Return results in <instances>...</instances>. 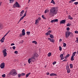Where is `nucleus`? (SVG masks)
<instances>
[{
  "label": "nucleus",
  "instance_id": "603ef678",
  "mask_svg": "<svg viewBox=\"0 0 78 78\" xmlns=\"http://www.w3.org/2000/svg\"><path fill=\"white\" fill-rule=\"evenodd\" d=\"M25 32V29H23L22 30V32Z\"/></svg>",
  "mask_w": 78,
  "mask_h": 78
},
{
  "label": "nucleus",
  "instance_id": "f704fd0d",
  "mask_svg": "<svg viewBox=\"0 0 78 78\" xmlns=\"http://www.w3.org/2000/svg\"><path fill=\"white\" fill-rule=\"evenodd\" d=\"M59 50L60 51H61L62 50V48H61V46L59 47Z\"/></svg>",
  "mask_w": 78,
  "mask_h": 78
},
{
  "label": "nucleus",
  "instance_id": "e2e57ef3",
  "mask_svg": "<svg viewBox=\"0 0 78 78\" xmlns=\"http://www.w3.org/2000/svg\"><path fill=\"white\" fill-rule=\"evenodd\" d=\"M46 11V12H48V11H48V10H45Z\"/></svg>",
  "mask_w": 78,
  "mask_h": 78
},
{
  "label": "nucleus",
  "instance_id": "4d7b16f0",
  "mask_svg": "<svg viewBox=\"0 0 78 78\" xmlns=\"http://www.w3.org/2000/svg\"><path fill=\"white\" fill-rule=\"evenodd\" d=\"M11 46H12V45H14V43H12L11 44Z\"/></svg>",
  "mask_w": 78,
  "mask_h": 78
},
{
  "label": "nucleus",
  "instance_id": "423d86ee",
  "mask_svg": "<svg viewBox=\"0 0 78 78\" xmlns=\"http://www.w3.org/2000/svg\"><path fill=\"white\" fill-rule=\"evenodd\" d=\"M66 38H68L69 37V36L70 35V32L69 31H67L66 33Z\"/></svg>",
  "mask_w": 78,
  "mask_h": 78
},
{
  "label": "nucleus",
  "instance_id": "b1692460",
  "mask_svg": "<svg viewBox=\"0 0 78 78\" xmlns=\"http://www.w3.org/2000/svg\"><path fill=\"white\" fill-rule=\"evenodd\" d=\"M48 56L49 57L51 56V52H49L48 55Z\"/></svg>",
  "mask_w": 78,
  "mask_h": 78
},
{
  "label": "nucleus",
  "instance_id": "6e6552de",
  "mask_svg": "<svg viewBox=\"0 0 78 78\" xmlns=\"http://www.w3.org/2000/svg\"><path fill=\"white\" fill-rule=\"evenodd\" d=\"M41 18L39 17L35 21V25H37V23H39V21L41 20Z\"/></svg>",
  "mask_w": 78,
  "mask_h": 78
},
{
  "label": "nucleus",
  "instance_id": "bf43d9fd",
  "mask_svg": "<svg viewBox=\"0 0 78 78\" xmlns=\"http://www.w3.org/2000/svg\"><path fill=\"white\" fill-rule=\"evenodd\" d=\"M50 74V73H47V75H49Z\"/></svg>",
  "mask_w": 78,
  "mask_h": 78
},
{
  "label": "nucleus",
  "instance_id": "c9c22d12",
  "mask_svg": "<svg viewBox=\"0 0 78 78\" xmlns=\"http://www.w3.org/2000/svg\"><path fill=\"white\" fill-rule=\"evenodd\" d=\"M42 18L43 19H46V18H45V17H44V15H42Z\"/></svg>",
  "mask_w": 78,
  "mask_h": 78
},
{
  "label": "nucleus",
  "instance_id": "338daca9",
  "mask_svg": "<svg viewBox=\"0 0 78 78\" xmlns=\"http://www.w3.org/2000/svg\"><path fill=\"white\" fill-rule=\"evenodd\" d=\"M10 31V30H9V31H8L7 33V34H8V33H9V32Z\"/></svg>",
  "mask_w": 78,
  "mask_h": 78
},
{
  "label": "nucleus",
  "instance_id": "a19ab883",
  "mask_svg": "<svg viewBox=\"0 0 78 78\" xmlns=\"http://www.w3.org/2000/svg\"><path fill=\"white\" fill-rule=\"evenodd\" d=\"M1 41V43H3V42H4V40H0V41Z\"/></svg>",
  "mask_w": 78,
  "mask_h": 78
},
{
  "label": "nucleus",
  "instance_id": "7c9ffc66",
  "mask_svg": "<svg viewBox=\"0 0 78 78\" xmlns=\"http://www.w3.org/2000/svg\"><path fill=\"white\" fill-rule=\"evenodd\" d=\"M27 34L28 35V36H29L30 34V32H27Z\"/></svg>",
  "mask_w": 78,
  "mask_h": 78
},
{
  "label": "nucleus",
  "instance_id": "aec40b11",
  "mask_svg": "<svg viewBox=\"0 0 78 78\" xmlns=\"http://www.w3.org/2000/svg\"><path fill=\"white\" fill-rule=\"evenodd\" d=\"M31 74V73H27V74H26V78H28V76H29V75Z\"/></svg>",
  "mask_w": 78,
  "mask_h": 78
},
{
  "label": "nucleus",
  "instance_id": "bb28decb",
  "mask_svg": "<svg viewBox=\"0 0 78 78\" xmlns=\"http://www.w3.org/2000/svg\"><path fill=\"white\" fill-rule=\"evenodd\" d=\"M9 1L10 3H12V2H14V0H9Z\"/></svg>",
  "mask_w": 78,
  "mask_h": 78
},
{
  "label": "nucleus",
  "instance_id": "ea45409f",
  "mask_svg": "<svg viewBox=\"0 0 78 78\" xmlns=\"http://www.w3.org/2000/svg\"><path fill=\"white\" fill-rule=\"evenodd\" d=\"M74 4L76 5H78V2H74Z\"/></svg>",
  "mask_w": 78,
  "mask_h": 78
},
{
  "label": "nucleus",
  "instance_id": "052dcab7",
  "mask_svg": "<svg viewBox=\"0 0 78 78\" xmlns=\"http://www.w3.org/2000/svg\"><path fill=\"white\" fill-rule=\"evenodd\" d=\"M7 34H8L7 33L4 36V37H5V36H6V35H7Z\"/></svg>",
  "mask_w": 78,
  "mask_h": 78
},
{
  "label": "nucleus",
  "instance_id": "412c9836",
  "mask_svg": "<svg viewBox=\"0 0 78 78\" xmlns=\"http://www.w3.org/2000/svg\"><path fill=\"white\" fill-rule=\"evenodd\" d=\"M77 52L76 51L74 52L73 53V55L72 56H75V54H76Z\"/></svg>",
  "mask_w": 78,
  "mask_h": 78
},
{
  "label": "nucleus",
  "instance_id": "4c0bfd02",
  "mask_svg": "<svg viewBox=\"0 0 78 78\" xmlns=\"http://www.w3.org/2000/svg\"><path fill=\"white\" fill-rule=\"evenodd\" d=\"M2 76L3 78H5V77L6 76V75H5V74H4L2 75Z\"/></svg>",
  "mask_w": 78,
  "mask_h": 78
},
{
  "label": "nucleus",
  "instance_id": "0e129e2a",
  "mask_svg": "<svg viewBox=\"0 0 78 78\" xmlns=\"http://www.w3.org/2000/svg\"><path fill=\"white\" fill-rule=\"evenodd\" d=\"M47 11H46L45 10V12H44V13H45V14H46V13H47Z\"/></svg>",
  "mask_w": 78,
  "mask_h": 78
},
{
  "label": "nucleus",
  "instance_id": "c03bdc74",
  "mask_svg": "<svg viewBox=\"0 0 78 78\" xmlns=\"http://www.w3.org/2000/svg\"><path fill=\"white\" fill-rule=\"evenodd\" d=\"M56 62H54L53 63V65H55V64H56Z\"/></svg>",
  "mask_w": 78,
  "mask_h": 78
},
{
  "label": "nucleus",
  "instance_id": "473e14b6",
  "mask_svg": "<svg viewBox=\"0 0 78 78\" xmlns=\"http://www.w3.org/2000/svg\"><path fill=\"white\" fill-rule=\"evenodd\" d=\"M21 76H25V73H22L21 74Z\"/></svg>",
  "mask_w": 78,
  "mask_h": 78
},
{
  "label": "nucleus",
  "instance_id": "69168bd1",
  "mask_svg": "<svg viewBox=\"0 0 78 78\" xmlns=\"http://www.w3.org/2000/svg\"><path fill=\"white\" fill-rule=\"evenodd\" d=\"M2 2H0V6H1V5H2Z\"/></svg>",
  "mask_w": 78,
  "mask_h": 78
},
{
  "label": "nucleus",
  "instance_id": "5fc2aeb1",
  "mask_svg": "<svg viewBox=\"0 0 78 78\" xmlns=\"http://www.w3.org/2000/svg\"><path fill=\"white\" fill-rule=\"evenodd\" d=\"M23 42H24L23 40H22V41H20V43H22V44H23Z\"/></svg>",
  "mask_w": 78,
  "mask_h": 78
},
{
  "label": "nucleus",
  "instance_id": "c85d7f7f",
  "mask_svg": "<svg viewBox=\"0 0 78 78\" xmlns=\"http://www.w3.org/2000/svg\"><path fill=\"white\" fill-rule=\"evenodd\" d=\"M51 3H53L54 5H55V2L54 0H52Z\"/></svg>",
  "mask_w": 78,
  "mask_h": 78
},
{
  "label": "nucleus",
  "instance_id": "f3484780",
  "mask_svg": "<svg viewBox=\"0 0 78 78\" xmlns=\"http://www.w3.org/2000/svg\"><path fill=\"white\" fill-rule=\"evenodd\" d=\"M33 56H34L35 58H36L37 57H38V55L37 54V53H35V54H34V55Z\"/></svg>",
  "mask_w": 78,
  "mask_h": 78
},
{
  "label": "nucleus",
  "instance_id": "2eb2a0df",
  "mask_svg": "<svg viewBox=\"0 0 78 78\" xmlns=\"http://www.w3.org/2000/svg\"><path fill=\"white\" fill-rule=\"evenodd\" d=\"M50 76H57V74H55L54 73H52L50 74Z\"/></svg>",
  "mask_w": 78,
  "mask_h": 78
},
{
  "label": "nucleus",
  "instance_id": "20e7f679",
  "mask_svg": "<svg viewBox=\"0 0 78 78\" xmlns=\"http://www.w3.org/2000/svg\"><path fill=\"white\" fill-rule=\"evenodd\" d=\"M13 7L14 8H16L17 7H18V8H20V5L19 4L18 2H16L15 4L13 5Z\"/></svg>",
  "mask_w": 78,
  "mask_h": 78
},
{
  "label": "nucleus",
  "instance_id": "de8ad7c7",
  "mask_svg": "<svg viewBox=\"0 0 78 78\" xmlns=\"http://www.w3.org/2000/svg\"><path fill=\"white\" fill-rule=\"evenodd\" d=\"M67 27H70V24H69V23H68V24L67 25Z\"/></svg>",
  "mask_w": 78,
  "mask_h": 78
},
{
  "label": "nucleus",
  "instance_id": "1a4fd4ad",
  "mask_svg": "<svg viewBox=\"0 0 78 78\" xmlns=\"http://www.w3.org/2000/svg\"><path fill=\"white\" fill-rule=\"evenodd\" d=\"M5 63L3 62L0 65V67L1 69H3L5 67Z\"/></svg>",
  "mask_w": 78,
  "mask_h": 78
},
{
  "label": "nucleus",
  "instance_id": "3c124183",
  "mask_svg": "<svg viewBox=\"0 0 78 78\" xmlns=\"http://www.w3.org/2000/svg\"><path fill=\"white\" fill-rule=\"evenodd\" d=\"M73 2V0H71L69 2V3H72Z\"/></svg>",
  "mask_w": 78,
  "mask_h": 78
},
{
  "label": "nucleus",
  "instance_id": "f257e3e1",
  "mask_svg": "<svg viewBox=\"0 0 78 78\" xmlns=\"http://www.w3.org/2000/svg\"><path fill=\"white\" fill-rule=\"evenodd\" d=\"M56 7H53L50 10V12L49 13V15L50 16L53 17L54 16L55 14H57V10Z\"/></svg>",
  "mask_w": 78,
  "mask_h": 78
},
{
  "label": "nucleus",
  "instance_id": "39448f33",
  "mask_svg": "<svg viewBox=\"0 0 78 78\" xmlns=\"http://www.w3.org/2000/svg\"><path fill=\"white\" fill-rule=\"evenodd\" d=\"M2 52L4 57H6L7 56V53H6V49H4L2 50Z\"/></svg>",
  "mask_w": 78,
  "mask_h": 78
},
{
  "label": "nucleus",
  "instance_id": "79ce46f5",
  "mask_svg": "<svg viewBox=\"0 0 78 78\" xmlns=\"http://www.w3.org/2000/svg\"><path fill=\"white\" fill-rule=\"evenodd\" d=\"M14 53L15 54H17V53H18V51H15Z\"/></svg>",
  "mask_w": 78,
  "mask_h": 78
},
{
  "label": "nucleus",
  "instance_id": "680f3d73",
  "mask_svg": "<svg viewBox=\"0 0 78 78\" xmlns=\"http://www.w3.org/2000/svg\"><path fill=\"white\" fill-rule=\"evenodd\" d=\"M62 41V39H60L59 40V42H61Z\"/></svg>",
  "mask_w": 78,
  "mask_h": 78
},
{
  "label": "nucleus",
  "instance_id": "ddd939ff",
  "mask_svg": "<svg viewBox=\"0 0 78 78\" xmlns=\"http://www.w3.org/2000/svg\"><path fill=\"white\" fill-rule=\"evenodd\" d=\"M63 55H63V54H61L60 55V58H61V60H62V59H64L65 58V57L63 56Z\"/></svg>",
  "mask_w": 78,
  "mask_h": 78
},
{
  "label": "nucleus",
  "instance_id": "864d4df0",
  "mask_svg": "<svg viewBox=\"0 0 78 78\" xmlns=\"http://www.w3.org/2000/svg\"><path fill=\"white\" fill-rule=\"evenodd\" d=\"M67 61V59H66L63 60V61H64V62H65V61Z\"/></svg>",
  "mask_w": 78,
  "mask_h": 78
},
{
  "label": "nucleus",
  "instance_id": "a878e982",
  "mask_svg": "<svg viewBox=\"0 0 78 78\" xmlns=\"http://www.w3.org/2000/svg\"><path fill=\"white\" fill-rule=\"evenodd\" d=\"M66 70H67L68 69H70L69 68V65H67L66 66Z\"/></svg>",
  "mask_w": 78,
  "mask_h": 78
},
{
  "label": "nucleus",
  "instance_id": "6e6d98bb",
  "mask_svg": "<svg viewBox=\"0 0 78 78\" xmlns=\"http://www.w3.org/2000/svg\"><path fill=\"white\" fill-rule=\"evenodd\" d=\"M70 34H71V36H73V33H72L70 32Z\"/></svg>",
  "mask_w": 78,
  "mask_h": 78
},
{
  "label": "nucleus",
  "instance_id": "9b49d317",
  "mask_svg": "<svg viewBox=\"0 0 78 78\" xmlns=\"http://www.w3.org/2000/svg\"><path fill=\"white\" fill-rule=\"evenodd\" d=\"M50 33H51V30H49L47 32V33L45 34L47 36H48V35H50L51 34Z\"/></svg>",
  "mask_w": 78,
  "mask_h": 78
},
{
  "label": "nucleus",
  "instance_id": "2f4dec72",
  "mask_svg": "<svg viewBox=\"0 0 78 78\" xmlns=\"http://www.w3.org/2000/svg\"><path fill=\"white\" fill-rule=\"evenodd\" d=\"M69 66L71 69L73 68V65L72 64H70Z\"/></svg>",
  "mask_w": 78,
  "mask_h": 78
},
{
  "label": "nucleus",
  "instance_id": "13d9d810",
  "mask_svg": "<svg viewBox=\"0 0 78 78\" xmlns=\"http://www.w3.org/2000/svg\"><path fill=\"white\" fill-rule=\"evenodd\" d=\"M76 42H77V43H78V40H76Z\"/></svg>",
  "mask_w": 78,
  "mask_h": 78
},
{
  "label": "nucleus",
  "instance_id": "4be33fe9",
  "mask_svg": "<svg viewBox=\"0 0 78 78\" xmlns=\"http://www.w3.org/2000/svg\"><path fill=\"white\" fill-rule=\"evenodd\" d=\"M74 57L73 56H72L71 58V61H74Z\"/></svg>",
  "mask_w": 78,
  "mask_h": 78
},
{
  "label": "nucleus",
  "instance_id": "774afa93",
  "mask_svg": "<svg viewBox=\"0 0 78 78\" xmlns=\"http://www.w3.org/2000/svg\"><path fill=\"white\" fill-rule=\"evenodd\" d=\"M76 39L77 40H78V37H76Z\"/></svg>",
  "mask_w": 78,
  "mask_h": 78
},
{
  "label": "nucleus",
  "instance_id": "393cba45",
  "mask_svg": "<svg viewBox=\"0 0 78 78\" xmlns=\"http://www.w3.org/2000/svg\"><path fill=\"white\" fill-rule=\"evenodd\" d=\"M66 70H67V73H69L70 72V69H68Z\"/></svg>",
  "mask_w": 78,
  "mask_h": 78
},
{
  "label": "nucleus",
  "instance_id": "f03ea898",
  "mask_svg": "<svg viewBox=\"0 0 78 78\" xmlns=\"http://www.w3.org/2000/svg\"><path fill=\"white\" fill-rule=\"evenodd\" d=\"M17 73L15 71V69H12V70H11L9 73L8 74L9 75H12V76H16V75Z\"/></svg>",
  "mask_w": 78,
  "mask_h": 78
},
{
  "label": "nucleus",
  "instance_id": "e433bc0d",
  "mask_svg": "<svg viewBox=\"0 0 78 78\" xmlns=\"http://www.w3.org/2000/svg\"><path fill=\"white\" fill-rule=\"evenodd\" d=\"M66 43H63V47H66Z\"/></svg>",
  "mask_w": 78,
  "mask_h": 78
},
{
  "label": "nucleus",
  "instance_id": "58836bf2",
  "mask_svg": "<svg viewBox=\"0 0 78 78\" xmlns=\"http://www.w3.org/2000/svg\"><path fill=\"white\" fill-rule=\"evenodd\" d=\"M22 34L23 36H25V32H22Z\"/></svg>",
  "mask_w": 78,
  "mask_h": 78
},
{
  "label": "nucleus",
  "instance_id": "f8f14e48",
  "mask_svg": "<svg viewBox=\"0 0 78 78\" xmlns=\"http://www.w3.org/2000/svg\"><path fill=\"white\" fill-rule=\"evenodd\" d=\"M66 21V20H62L60 22V24H65Z\"/></svg>",
  "mask_w": 78,
  "mask_h": 78
},
{
  "label": "nucleus",
  "instance_id": "72a5a7b5",
  "mask_svg": "<svg viewBox=\"0 0 78 78\" xmlns=\"http://www.w3.org/2000/svg\"><path fill=\"white\" fill-rule=\"evenodd\" d=\"M21 76V75L20 74H19L18 75V76L19 78H20Z\"/></svg>",
  "mask_w": 78,
  "mask_h": 78
},
{
  "label": "nucleus",
  "instance_id": "a211bd4d",
  "mask_svg": "<svg viewBox=\"0 0 78 78\" xmlns=\"http://www.w3.org/2000/svg\"><path fill=\"white\" fill-rule=\"evenodd\" d=\"M3 25H2V24L0 23V30H2L3 29Z\"/></svg>",
  "mask_w": 78,
  "mask_h": 78
},
{
  "label": "nucleus",
  "instance_id": "7ed1b4c3",
  "mask_svg": "<svg viewBox=\"0 0 78 78\" xmlns=\"http://www.w3.org/2000/svg\"><path fill=\"white\" fill-rule=\"evenodd\" d=\"M35 59H36V57L33 56L28 59V62L29 64H30V62H31V61H32V62H34Z\"/></svg>",
  "mask_w": 78,
  "mask_h": 78
},
{
  "label": "nucleus",
  "instance_id": "49530a36",
  "mask_svg": "<svg viewBox=\"0 0 78 78\" xmlns=\"http://www.w3.org/2000/svg\"><path fill=\"white\" fill-rule=\"evenodd\" d=\"M23 35L22 34H20V37H22Z\"/></svg>",
  "mask_w": 78,
  "mask_h": 78
},
{
  "label": "nucleus",
  "instance_id": "8fccbe9b",
  "mask_svg": "<svg viewBox=\"0 0 78 78\" xmlns=\"http://www.w3.org/2000/svg\"><path fill=\"white\" fill-rule=\"evenodd\" d=\"M75 33H76V34H78V31H76L75 32Z\"/></svg>",
  "mask_w": 78,
  "mask_h": 78
},
{
  "label": "nucleus",
  "instance_id": "cd10ccee",
  "mask_svg": "<svg viewBox=\"0 0 78 78\" xmlns=\"http://www.w3.org/2000/svg\"><path fill=\"white\" fill-rule=\"evenodd\" d=\"M68 18L69 19H71V20H72V19H73V18L70 16V15L69 16Z\"/></svg>",
  "mask_w": 78,
  "mask_h": 78
},
{
  "label": "nucleus",
  "instance_id": "c756f323",
  "mask_svg": "<svg viewBox=\"0 0 78 78\" xmlns=\"http://www.w3.org/2000/svg\"><path fill=\"white\" fill-rule=\"evenodd\" d=\"M32 43H33L34 44H37V42H36V41H32Z\"/></svg>",
  "mask_w": 78,
  "mask_h": 78
},
{
  "label": "nucleus",
  "instance_id": "37998d69",
  "mask_svg": "<svg viewBox=\"0 0 78 78\" xmlns=\"http://www.w3.org/2000/svg\"><path fill=\"white\" fill-rule=\"evenodd\" d=\"M66 30L67 31H69L70 30V28L69 27H67Z\"/></svg>",
  "mask_w": 78,
  "mask_h": 78
},
{
  "label": "nucleus",
  "instance_id": "4468645a",
  "mask_svg": "<svg viewBox=\"0 0 78 78\" xmlns=\"http://www.w3.org/2000/svg\"><path fill=\"white\" fill-rule=\"evenodd\" d=\"M48 40H49V41H50L51 42H53V43H54V39H51V38H48Z\"/></svg>",
  "mask_w": 78,
  "mask_h": 78
},
{
  "label": "nucleus",
  "instance_id": "a18cd8bd",
  "mask_svg": "<svg viewBox=\"0 0 78 78\" xmlns=\"http://www.w3.org/2000/svg\"><path fill=\"white\" fill-rule=\"evenodd\" d=\"M12 49H13V50H15V49H16V47L15 46H13L12 47Z\"/></svg>",
  "mask_w": 78,
  "mask_h": 78
},
{
  "label": "nucleus",
  "instance_id": "dca6fc26",
  "mask_svg": "<svg viewBox=\"0 0 78 78\" xmlns=\"http://www.w3.org/2000/svg\"><path fill=\"white\" fill-rule=\"evenodd\" d=\"M24 12H25L24 10H22L20 12V16H23V14Z\"/></svg>",
  "mask_w": 78,
  "mask_h": 78
},
{
  "label": "nucleus",
  "instance_id": "6ab92c4d",
  "mask_svg": "<svg viewBox=\"0 0 78 78\" xmlns=\"http://www.w3.org/2000/svg\"><path fill=\"white\" fill-rule=\"evenodd\" d=\"M49 35H50L49 36L50 37H51L52 39H54V36H53V35L52 34H50Z\"/></svg>",
  "mask_w": 78,
  "mask_h": 78
},
{
  "label": "nucleus",
  "instance_id": "0eeeda50",
  "mask_svg": "<svg viewBox=\"0 0 78 78\" xmlns=\"http://www.w3.org/2000/svg\"><path fill=\"white\" fill-rule=\"evenodd\" d=\"M27 11H26L25 12L24 15H23V16L20 19V20L19 21V22L21 20H23V18H24V17H25L26 16V15L27 14Z\"/></svg>",
  "mask_w": 78,
  "mask_h": 78
},
{
  "label": "nucleus",
  "instance_id": "5701e85b",
  "mask_svg": "<svg viewBox=\"0 0 78 78\" xmlns=\"http://www.w3.org/2000/svg\"><path fill=\"white\" fill-rule=\"evenodd\" d=\"M69 56H70V54H68V55H67L65 57V59H67V58H68V57H69Z\"/></svg>",
  "mask_w": 78,
  "mask_h": 78
},
{
  "label": "nucleus",
  "instance_id": "9d476101",
  "mask_svg": "<svg viewBox=\"0 0 78 78\" xmlns=\"http://www.w3.org/2000/svg\"><path fill=\"white\" fill-rule=\"evenodd\" d=\"M58 22V19H55V20H51V21H50V22L51 23H54V22Z\"/></svg>",
  "mask_w": 78,
  "mask_h": 78
},
{
  "label": "nucleus",
  "instance_id": "09e8293b",
  "mask_svg": "<svg viewBox=\"0 0 78 78\" xmlns=\"http://www.w3.org/2000/svg\"><path fill=\"white\" fill-rule=\"evenodd\" d=\"M1 40H5V37L4 36Z\"/></svg>",
  "mask_w": 78,
  "mask_h": 78
}]
</instances>
